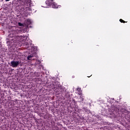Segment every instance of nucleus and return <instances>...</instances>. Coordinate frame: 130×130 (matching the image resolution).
<instances>
[{
	"instance_id": "1",
	"label": "nucleus",
	"mask_w": 130,
	"mask_h": 130,
	"mask_svg": "<svg viewBox=\"0 0 130 130\" xmlns=\"http://www.w3.org/2000/svg\"><path fill=\"white\" fill-rule=\"evenodd\" d=\"M23 30L18 27H14L11 31L10 37L13 38L15 41H19L21 39V36H18V34L22 33Z\"/></svg>"
},
{
	"instance_id": "2",
	"label": "nucleus",
	"mask_w": 130,
	"mask_h": 130,
	"mask_svg": "<svg viewBox=\"0 0 130 130\" xmlns=\"http://www.w3.org/2000/svg\"><path fill=\"white\" fill-rule=\"evenodd\" d=\"M52 87H53V89H58V90L60 89V90L59 91V93H61L63 91L62 87H61V85L59 84V82L56 80H55L54 82H53Z\"/></svg>"
},
{
	"instance_id": "3",
	"label": "nucleus",
	"mask_w": 130,
	"mask_h": 130,
	"mask_svg": "<svg viewBox=\"0 0 130 130\" xmlns=\"http://www.w3.org/2000/svg\"><path fill=\"white\" fill-rule=\"evenodd\" d=\"M46 4L48 5V6H50V7H52L53 9H58V5L56 4L55 2H50V1H46Z\"/></svg>"
},
{
	"instance_id": "4",
	"label": "nucleus",
	"mask_w": 130,
	"mask_h": 130,
	"mask_svg": "<svg viewBox=\"0 0 130 130\" xmlns=\"http://www.w3.org/2000/svg\"><path fill=\"white\" fill-rule=\"evenodd\" d=\"M11 66L12 68H17L18 64H20V61H12L11 62Z\"/></svg>"
},
{
	"instance_id": "5",
	"label": "nucleus",
	"mask_w": 130,
	"mask_h": 130,
	"mask_svg": "<svg viewBox=\"0 0 130 130\" xmlns=\"http://www.w3.org/2000/svg\"><path fill=\"white\" fill-rule=\"evenodd\" d=\"M35 76L36 77V78H39V77H40V72H35Z\"/></svg>"
},
{
	"instance_id": "6",
	"label": "nucleus",
	"mask_w": 130,
	"mask_h": 130,
	"mask_svg": "<svg viewBox=\"0 0 130 130\" xmlns=\"http://www.w3.org/2000/svg\"><path fill=\"white\" fill-rule=\"evenodd\" d=\"M82 109L83 111H85V112H86L87 113H89V112H90V110L85 107H83Z\"/></svg>"
},
{
	"instance_id": "7",
	"label": "nucleus",
	"mask_w": 130,
	"mask_h": 130,
	"mask_svg": "<svg viewBox=\"0 0 130 130\" xmlns=\"http://www.w3.org/2000/svg\"><path fill=\"white\" fill-rule=\"evenodd\" d=\"M31 57H33V54H30V55H28L27 57V59H28V60H30V59H31L30 58Z\"/></svg>"
},
{
	"instance_id": "8",
	"label": "nucleus",
	"mask_w": 130,
	"mask_h": 130,
	"mask_svg": "<svg viewBox=\"0 0 130 130\" xmlns=\"http://www.w3.org/2000/svg\"><path fill=\"white\" fill-rule=\"evenodd\" d=\"M119 21L121 23H127V22H125L124 20H122V19H120Z\"/></svg>"
},
{
	"instance_id": "9",
	"label": "nucleus",
	"mask_w": 130,
	"mask_h": 130,
	"mask_svg": "<svg viewBox=\"0 0 130 130\" xmlns=\"http://www.w3.org/2000/svg\"><path fill=\"white\" fill-rule=\"evenodd\" d=\"M18 25H19V26H20V27H23V26H24V25L23 24V23H21V22L18 23Z\"/></svg>"
},
{
	"instance_id": "10",
	"label": "nucleus",
	"mask_w": 130,
	"mask_h": 130,
	"mask_svg": "<svg viewBox=\"0 0 130 130\" xmlns=\"http://www.w3.org/2000/svg\"><path fill=\"white\" fill-rule=\"evenodd\" d=\"M77 90L78 91V92H80V91H81V88H77Z\"/></svg>"
},
{
	"instance_id": "11",
	"label": "nucleus",
	"mask_w": 130,
	"mask_h": 130,
	"mask_svg": "<svg viewBox=\"0 0 130 130\" xmlns=\"http://www.w3.org/2000/svg\"><path fill=\"white\" fill-rule=\"evenodd\" d=\"M54 0H47V2H50V3H51V2H53Z\"/></svg>"
},
{
	"instance_id": "12",
	"label": "nucleus",
	"mask_w": 130,
	"mask_h": 130,
	"mask_svg": "<svg viewBox=\"0 0 130 130\" xmlns=\"http://www.w3.org/2000/svg\"><path fill=\"white\" fill-rule=\"evenodd\" d=\"M6 2H10V0H5Z\"/></svg>"
},
{
	"instance_id": "13",
	"label": "nucleus",
	"mask_w": 130,
	"mask_h": 130,
	"mask_svg": "<svg viewBox=\"0 0 130 130\" xmlns=\"http://www.w3.org/2000/svg\"><path fill=\"white\" fill-rule=\"evenodd\" d=\"M91 76H92V75H91L90 76H87V77H88V78H90Z\"/></svg>"
}]
</instances>
